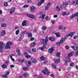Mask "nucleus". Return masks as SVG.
Wrapping results in <instances>:
<instances>
[{"label":"nucleus","mask_w":78,"mask_h":78,"mask_svg":"<svg viewBox=\"0 0 78 78\" xmlns=\"http://www.w3.org/2000/svg\"><path fill=\"white\" fill-rule=\"evenodd\" d=\"M73 55V52H71L69 53L68 54V57H67L64 60V64L67 65L68 64V62H70V58L69 57H71Z\"/></svg>","instance_id":"f257e3e1"},{"label":"nucleus","mask_w":78,"mask_h":78,"mask_svg":"<svg viewBox=\"0 0 78 78\" xmlns=\"http://www.w3.org/2000/svg\"><path fill=\"white\" fill-rule=\"evenodd\" d=\"M5 46V44L2 42H0V51L2 52L3 51V48Z\"/></svg>","instance_id":"f03ea898"},{"label":"nucleus","mask_w":78,"mask_h":78,"mask_svg":"<svg viewBox=\"0 0 78 78\" xmlns=\"http://www.w3.org/2000/svg\"><path fill=\"white\" fill-rule=\"evenodd\" d=\"M70 1H69L67 2H63L62 4V5H61L60 7V9H62V6H66V5H67L68 4H69V3H70Z\"/></svg>","instance_id":"7ed1b4c3"},{"label":"nucleus","mask_w":78,"mask_h":78,"mask_svg":"<svg viewBox=\"0 0 78 78\" xmlns=\"http://www.w3.org/2000/svg\"><path fill=\"white\" fill-rule=\"evenodd\" d=\"M43 73L44 74H49L50 72L48 71V69L47 68L44 69V70L42 71Z\"/></svg>","instance_id":"20e7f679"},{"label":"nucleus","mask_w":78,"mask_h":78,"mask_svg":"<svg viewBox=\"0 0 78 78\" xmlns=\"http://www.w3.org/2000/svg\"><path fill=\"white\" fill-rule=\"evenodd\" d=\"M51 5V3L50 2L48 3L45 8V10H48V8H49V7Z\"/></svg>","instance_id":"39448f33"},{"label":"nucleus","mask_w":78,"mask_h":78,"mask_svg":"<svg viewBox=\"0 0 78 78\" xmlns=\"http://www.w3.org/2000/svg\"><path fill=\"white\" fill-rule=\"evenodd\" d=\"M15 9L14 7H12L9 13L10 14H12L13 12L15 11Z\"/></svg>","instance_id":"423d86ee"},{"label":"nucleus","mask_w":78,"mask_h":78,"mask_svg":"<svg viewBox=\"0 0 78 78\" xmlns=\"http://www.w3.org/2000/svg\"><path fill=\"white\" fill-rule=\"evenodd\" d=\"M24 54L25 55V57L26 58H31V56L30 55H28V53H27V52H24Z\"/></svg>","instance_id":"0eeeda50"},{"label":"nucleus","mask_w":78,"mask_h":78,"mask_svg":"<svg viewBox=\"0 0 78 78\" xmlns=\"http://www.w3.org/2000/svg\"><path fill=\"white\" fill-rule=\"evenodd\" d=\"M27 17H29L31 18V19H34V16L32 14H27Z\"/></svg>","instance_id":"6e6552de"},{"label":"nucleus","mask_w":78,"mask_h":78,"mask_svg":"<svg viewBox=\"0 0 78 78\" xmlns=\"http://www.w3.org/2000/svg\"><path fill=\"white\" fill-rule=\"evenodd\" d=\"M27 20H24L22 22V26H26L27 25Z\"/></svg>","instance_id":"1a4fd4ad"},{"label":"nucleus","mask_w":78,"mask_h":78,"mask_svg":"<svg viewBox=\"0 0 78 78\" xmlns=\"http://www.w3.org/2000/svg\"><path fill=\"white\" fill-rule=\"evenodd\" d=\"M53 50H54V49H53V48H51L49 49V53H53Z\"/></svg>","instance_id":"9d476101"},{"label":"nucleus","mask_w":78,"mask_h":78,"mask_svg":"<svg viewBox=\"0 0 78 78\" xmlns=\"http://www.w3.org/2000/svg\"><path fill=\"white\" fill-rule=\"evenodd\" d=\"M54 61L55 63H58V62H61V60L60 59H55Z\"/></svg>","instance_id":"9b49d317"},{"label":"nucleus","mask_w":78,"mask_h":78,"mask_svg":"<svg viewBox=\"0 0 78 78\" xmlns=\"http://www.w3.org/2000/svg\"><path fill=\"white\" fill-rule=\"evenodd\" d=\"M34 9H35V7L34 6H32L30 7V11L31 12H33L34 11Z\"/></svg>","instance_id":"f8f14e48"},{"label":"nucleus","mask_w":78,"mask_h":78,"mask_svg":"<svg viewBox=\"0 0 78 78\" xmlns=\"http://www.w3.org/2000/svg\"><path fill=\"white\" fill-rule=\"evenodd\" d=\"M66 39L64 38H62L60 40V42L61 44H62L64 41H65Z\"/></svg>","instance_id":"ddd939ff"},{"label":"nucleus","mask_w":78,"mask_h":78,"mask_svg":"<svg viewBox=\"0 0 78 78\" xmlns=\"http://www.w3.org/2000/svg\"><path fill=\"white\" fill-rule=\"evenodd\" d=\"M5 47L6 49H10L11 48L10 46L7 44H6V45L5 46Z\"/></svg>","instance_id":"4468645a"},{"label":"nucleus","mask_w":78,"mask_h":78,"mask_svg":"<svg viewBox=\"0 0 78 78\" xmlns=\"http://www.w3.org/2000/svg\"><path fill=\"white\" fill-rule=\"evenodd\" d=\"M45 48V45H44L42 47H40L39 48V50H43L44 48Z\"/></svg>","instance_id":"2eb2a0df"},{"label":"nucleus","mask_w":78,"mask_h":78,"mask_svg":"<svg viewBox=\"0 0 78 78\" xmlns=\"http://www.w3.org/2000/svg\"><path fill=\"white\" fill-rule=\"evenodd\" d=\"M55 34L57 37H60L59 32H57L56 33H55Z\"/></svg>","instance_id":"dca6fc26"},{"label":"nucleus","mask_w":78,"mask_h":78,"mask_svg":"<svg viewBox=\"0 0 78 78\" xmlns=\"http://www.w3.org/2000/svg\"><path fill=\"white\" fill-rule=\"evenodd\" d=\"M6 34V31L5 30H3L1 33L2 36H4Z\"/></svg>","instance_id":"f3484780"},{"label":"nucleus","mask_w":78,"mask_h":78,"mask_svg":"<svg viewBox=\"0 0 78 78\" xmlns=\"http://www.w3.org/2000/svg\"><path fill=\"white\" fill-rule=\"evenodd\" d=\"M28 75H29V74L27 73H24L23 74V76L25 77H26V76H28Z\"/></svg>","instance_id":"a211bd4d"},{"label":"nucleus","mask_w":78,"mask_h":78,"mask_svg":"<svg viewBox=\"0 0 78 78\" xmlns=\"http://www.w3.org/2000/svg\"><path fill=\"white\" fill-rule=\"evenodd\" d=\"M31 62L30 61H28V62L26 63V64L27 66H29L31 65Z\"/></svg>","instance_id":"6ab92c4d"},{"label":"nucleus","mask_w":78,"mask_h":78,"mask_svg":"<svg viewBox=\"0 0 78 78\" xmlns=\"http://www.w3.org/2000/svg\"><path fill=\"white\" fill-rule=\"evenodd\" d=\"M1 67L3 69H6L7 67V66L5 64H3L2 65Z\"/></svg>","instance_id":"aec40b11"},{"label":"nucleus","mask_w":78,"mask_h":78,"mask_svg":"<svg viewBox=\"0 0 78 78\" xmlns=\"http://www.w3.org/2000/svg\"><path fill=\"white\" fill-rule=\"evenodd\" d=\"M31 61L33 63H36V62H37V60L36 59H31Z\"/></svg>","instance_id":"412c9836"},{"label":"nucleus","mask_w":78,"mask_h":78,"mask_svg":"<svg viewBox=\"0 0 78 78\" xmlns=\"http://www.w3.org/2000/svg\"><path fill=\"white\" fill-rule=\"evenodd\" d=\"M23 69L24 71H27L28 70V68L27 67H23Z\"/></svg>","instance_id":"4be33fe9"},{"label":"nucleus","mask_w":78,"mask_h":78,"mask_svg":"<svg viewBox=\"0 0 78 78\" xmlns=\"http://www.w3.org/2000/svg\"><path fill=\"white\" fill-rule=\"evenodd\" d=\"M16 51L18 55H20V51L19 50V49H17L16 50Z\"/></svg>","instance_id":"5701e85b"},{"label":"nucleus","mask_w":78,"mask_h":78,"mask_svg":"<svg viewBox=\"0 0 78 78\" xmlns=\"http://www.w3.org/2000/svg\"><path fill=\"white\" fill-rule=\"evenodd\" d=\"M75 32H72L70 33V36L71 37H73V36L75 34Z\"/></svg>","instance_id":"b1692460"},{"label":"nucleus","mask_w":78,"mask_h":78,"mask_svg":"<svg viewBox=\"0 0 78 78\" xmlns=\"http://www.w3.org/2000/svg\"><path fill=\"white\" fill-rule=\"evenodd\" d=\"M20 30H16L15 32V34L16 35H18L19 34Z\"/></svg>","instance_id":"393cba45"},{"label":"nucleus","mask_w":78,"mask_h":78,"mask_svg":"<svg viewBox=\"0 0 78 78\" xmlns=\"http://www.w3.org/2000/svg\"><path fill=\"white\" fill-rule=\"evenodd\" d=\"M45 16V14H44L42 15V16L41 17V18L42 20H44V17Z\"/></svg>","instance_id":"a878e982"},{"label":"nucleus","mask_w":78,"mask_h":78,"mask_svg":"<svg viewBox=\"0 0 78 78\" xmlns=\"http://www.w3.org/2000/svg\"><path fill=\"white\" fill-rule=\"evenodd\" d=\"M49 40H50V41H52V42H54V41H55V39L52 37H49Z\"/></svg>","instance_id":"bb28decb"},{"label":"nucleus","mask_w":78,"mask_h":78,"mask_svg":"<svg viewBox=\"0 0 78 78\" xmlns=\"http://www.w3.org/2000/svg\"><path fill=\"white\" fill-rule=\"evenodd\" d=\"M52 67L53 69H56V65L54 64H52Z\"/></svg>","instance_id":"cd10ccee"},{"label":"nucleus","mask_w":78,"mask_h":78,"mask_svg":"<svg viewBox=\"0 0 78 78\" xmlns=\"http://www.w3.org/2000/svg\"><path fill=\"white\" fill-rule=\"evenodd\" d=\"M6 44L7 45H11L12 44V43L11 42H8L6 43Z\"/></svg>","instance_id":"c85d7f7f"},{"label":"nucleus","mask_w":78,"mask_h":78,"mask_svg":"<svg viewBox=\"0 0 78 78\" xmlns=\"http://www.w3.org/2000/svg\"><path fill=\"white\" fill-rule=\"evenodd\" d=\"M48 37L47 36L46 37L45 40H44V42L45 43H47V41H48Z\"/></svg>","instance_id":"c756f323"},{"label":"nucleus","mask_w":78,"mask_h":78,"mask_svg":"<svg viewBox=\"0 0 78 78\" xmlns=\"http://www.w3.org/2000/svg\"><path fill=\"white\" fill-rule=\"evenodd\" d=\"M63 28V26L62 25L59 26L58 27V29L59 30H62Z\"/></svg>","instance_id":"7c9ffc66"},{"label":"nucleus","mask_w":78,"mask_h":78,"mask_svg":"<svg viewBox=\"0 0 78 78\" xmlns=\"http://www.w3.org/2000/svg\"><path fill=\"white\" fill-rule=\"evenodd\" d=\"M35 44H36V43H35V42H33L31 43L30 46L31 47H33L34 46V45H35Z\"/></svg>","instance_id":"2f4dec72"},{"label":"nucleus","mask_w":78,"mask_h":78,"mask_svg":"<svg viewBox=\"0 0 78 78\" xmlns=\"http://www.w3.org/2000/svg\"><path fill=\"white\" fill-rule=\"evenodd\" d=\"M71 48L73 50H76V46H72L71 47Z\"/></svg>","instance_id":"473e14b6"},{"label":"nucleus","mask_w":78,"mask_h":78,"mask_svg":"<svg viewBox=\"0 0 78 78\" xmlns=\"http://www.w3.org/2000/svg\"><path fill=\"white\" fill-rule=\"evenodd\" d=\"M40 59L42 61H44V60H45V57L44 56H42L40 57Z\"/></svg>","instance_id":"72a5a7b5"},{"label":"nucleus","mask_w":78,"mask_h":78,"mask_svg":"<svg viewBox=\"0 0 78 78\" xmlns=\"http://www.w3.org/2000/svg\"><path fill=\"white\" fill-rule=\"evenodd\" d=\"M47 29V27L45 26H43L42 27V30H45Z\"/></svg>","instance_id":"f704fd0d"},{"label":"nucleus","mask_w":78,"mask_h":78,"mask_svg":"<svg viewBox=\"0 0 78 78\" xmlns=\"http://www.w3.org/2000/svg\"><path fill=\"white\" fill-rule=\"evenodd\" d=\"M67 29V27H64L63 28V30H62L63 32H65L66 31V30Z\"/></svg>","instance_id":"c9c22d12"},{"label":"nucleus","mask_w":78,"mask_h":78,"mask_svg":"<svg viewBox=\"0 0 78 78\" xmlns=\"http://www.w3.org/2000/svg\"><path fill=\"white\" fill-rule=\"evenodd\" d=\"M56 9L57 11H60V9H59L58 6H57L56 7Z\"/></svg>","instance_id":"e433bc0d"},{"label":"nucleus","mask_w":78,"mask_h":78,"mask_svg":"<svg viewBox=\"0 0 78 78\" xmlns=\"http://www.w3.org/2000/svg\"><path fill=\"white\" fill-rule=\"evenodd\" d=\"M27 35L29 37H32V34L31 33H28Z\"/></svg>","instance_id":"4c0bfd02"},{"label":"nucleus","mask_w":78,"mask_h":78,"mask_svg":"<svg viewBox=\"0 0 78 78\" xmlns=\"http://www.w3.org/2000/svg\"><path fill=\"white\" fill-rule=\"evenodd\" d=\"M69 36H70V34H68L65 36V37H66V38L67 37H69Z\"/></svg>","instance_id":"58836bf2"},{"label":"nucleus","mask_w":78,"mask_h":78,"mask_svg":"<svg viewBox=\"0 0 78 78\" xmlns=\"http://www.w3.org/2000/svg\"><path fill=\"white\" fill-rule=\"evenodd\" d=\"M6 26V24L5 23L2 24L1 25L2 27H5Z\"/></svg>","instance_id":"ea45409f"},{"label":"nucleus","mask_w":78,"mask_h":78,"mask_svg":"<svg viewBox=\"0 0 78 78\" xmlns=\"http://www.w3.org/2000/svg\"><path fill=\"white\" fill-rule=\"evenodd\" d=\"M61 55V53L60 52H57L56 53V55L57 56L59 57L60 56V55Z\"/></svg>","instance_id":"a19ab883"},{"label":"nucleus","mask_w":78,"mask_h":78,"mask_svg":"<svg viewBox=\"0 0 78 78\" xmlns=\"http://www.w3.org/2000/svg\"><path fill=\"white\" fill-rule=\"evenodd\" d=\"M19 61H20L21 62H24V59H22L21 58H20L18 60Z\"/></svg>","instance_id":"79ce46f5"},{"label":"nucleus","mask_w":78,"mask_h":78,"mask_svg":"<svg viewBox=\"0 0 78 78\" xmlns=\"http://www.w3.org/2000/svg\"><path fill=\"white\" fill-rule=\"evenodd\" d=\"M75 17V14L74 15H73L71 16L70 17V19H73V18H74Z\"/></svg>","instance_id":"37998d69"},{"label":"nucleus","mask_w":78,"mask_h":78,"mask_svg":"<svg viewBox=\"0 0 78 78\" xmlns=\"http://www.w3.org/2000/svg\"><path fill=\"white\" fill-rule=\"evenodd\" d=\"M61 44V42H58L56 43V45H57L58 46H59V45H60V44Z\"/></svg>","instance_id":"c03bdc74"},{"label":"nucleus","mask_w":78,"mask_h":78,"mask_svg":"<svg viewBox=\"0 0 78 78\" xmlns=\"http://www.w3.org/2000/svg\"><path fill=\"white\" fill-rule=\"evenodd\" d=\"M4 5L5 6H8V3L6 2H5L4 3Z\"/></svg>","instance_id":"a18cd8bd"},{"label":"nucleus","mask_w":78,"mask_h":78,"mask_svg":"<svg viewBox=\"0 0 78 78\" xmlns=\"http://www.w3.org/2000/svg\"><path fill=\"white\" fill-rule=\"evenodd\" d=\"M62 16H65L66 15V12H63L62 13Z\"/></svg>","instance_id":"49530a36"},{"label":"nucleus","mask_w":78,"mask_h":78,"mask_svg":"<svg viewBox=\"0 0 78 78\" xmlns=\"http://www.w3.org/2000/svg\"><path fill=\"white\" fill-rule=\"evenodd\" d=\"M32 51H33V52H36V49L34 48H33L32 49Z\"/></svg>","instance_id":"de8ad7c7"},{"label":"nucleus","mask_w":78,"mask_h":78,"mask_svg":"<svg viewBox=\"0 0 78 78\" xmlns=\"http://www.w3.org/2000/svg\"><path fill=\"white\" fill-rule=\"evenodd\" d=\"M65 48L66 50H69V47L68 46H66L65 47Z\"/></svg>","instance_id":"09e8293b"},{"label":"nucleus","mask_w":78,"mask_h":78,"mask_svg":"<svg viewBox=\"0 0 78 78\" xmlns=\"http://www.w3.org/2000/svg\"><path fill=\"white\" fill-rule=\"evenodd\" d=\"M46 20H50V18H49V17L48 16H46Z\"/></svg>","instance_id":"8fccbe9b"},{"label":"nucleus","mask_w":78,"mask_h":78,"mask_svg":"<svg viewBox=\"0 0 78 78\" xmlns=\"http://www.w3.org/2000/svg\"><path fill=\"white\" fill-rule=\"evenodd\" d=\"M5 74L6 75H9V72L8 71H6L5 73Z\"/></svg>","instance_id":"3c124183"},{"label":"nucleus","mask_w":78,"mask_h":78,"mask_svg":"<svg viewBox=\"0 0 78 78\" xmlns=\"http://www.w3.org/2000/svg\"><path fill=\"white\" fill-rule=\"evenodd\" d=\"M14 56L15 55L14 54H11L10 55V58H12V56Z\"/></svg>","instance_id":"603ef678"},{"label":"nucleus","mask_w":78,"mask_h":78,"mask_svg":"<svg viewBox=\"0 0 78 78\" xmlns=\"http://www.w3.org/2000/svg\"><path fill=\"white\" fill-rule=\"evenodd\" d=\"M28 7V5H25L23 6V8H27Z\"/></svg>","instance_id":"864d4df0"},{"label":"nucleus","mask_w":78,"mask_h":78,"mask_svg":"<svg viewBox=\"0 0 78 78\" xmlns=\"http://www.w3.org/2000/svg\"><path fill=\"white\" fill-rule=\"evenodd\" d=\"M48 62V61H47V59L44 62H43V64H46L47 62Z\"/></svg>","instance_id":"5fc2aeb1"},{"label":"nucleus","mask_w":78,"mask_h":78,"mask_svg":"<svg viewBox=\"0 0 78 78\" xmlns=\"http://www.w3.org/2000/svg\"><path fill=\"white\" fill-rule=\"evenodd\" d=\"M31 41H34V38L33 37H31L30 39Z\"/></svg>","instance_id":"6e6d98bb"},{"label":"nucleus","mask_w":78,"mask_h":78,"mask_svg":"<svg viewBox=\"0 0 78 78\" xmlns=\"http://www.w3.org/2000/svg\"><path fill=\"white\" fill-rule=\"evenodd\" d=\"M31 0H29L27 1V3H31Z\"/></svg>","instance_id":"4d7b16f0"},{"label":"nucleus","mask_w":78,"mask_h":78,"mask_svg":"<svg viewBox=\"0 0 78 78\" xmlns=\"http://www.w3.org/2000/svg\"><path fill=\"white\" fill-rule=\"evenodd\" d=\"M41 2H39L37 4L38 6H40L41 5Z\"/></svg>","instance_id":"13d9d810"},{"label":"nucleus","mask_w":78,"mask_h":78,"mask_svg":"<svg viewBox=\"0 0 78 78\" xmlns=\"http://www.w3.org/2000/svg\"><path fill=\"white\" fill-rule=\"evenodd\" d=\"M74 65H75V64H74L73 63H71L70 64V66H73Z\"/></svg>","instance_id":"bf43d9fd"},{"label":"nucleus","mask_w":78,"mask_h":78,"mask_svg":"<svg viewBox=\"0 0 78 78\" xmlns=\"http://www.w3.org/2000/svg\"><path fill=\"white\" fill-rule=\"evenodd\" d=\"M44 2V0H41L40 3H43Z\"/></svg>","instance_id":"052dcab7"},{"label":"nucleus","mask_w":78,"mask_h":78,"mask_svg":"<svg viewBox=\"0 0 78 78\" xmlns=\"http://www.w3.org/2000/svg\"><path fill=\"white\" fill-rule=\"evenodd\" d=\"M2 76L3 77V78H6L7 77V76H6V75H3Z\"/></svg>","instance_id":"680f3d73"},{"label":"nucleus","mask_w":78,"mask_h":78,"mask_svg":"<svg viewBox=\"0 0 78 78\" xmlns=\"http://www.w3.org/2000/svg\"><path fill=\"white\" fill-rule=\"evenodd\" d=\"M41 42H44V40L43 39H41Z\"/></svg>","instance_id":"e2e57ef3"},{"label":"nucleus","mask_w":78,"mask_h":78,"mask_svg":"<svg viewBox=\"0 0 78 78\" xmlns=\"http://www.w3.org/2000/svg\"><path fill=\"white\" fill-rule=\"evenodd\" d=\"M53 17L54 18H56V17H58V15H54L53 16Z\"/></svg>","instance_id":"0e129e2a"},{"label":"nucleus","mask_w":78,"mask_h":78,"mask_svg":"<svg viewBox=\"0 0 78 78\" xmlns=\"http://www.w3.org/2000/svg\"><path fill=\"white\" fill-rule=\"evenodd\" d=\"M77 37H78V36H74L73 37V38H74V39H76V38H77Z\"/></svg>","instance_id":"69168bd1"},{"label":"nucleus","mask_w":78,"mask_h":78,"mask_svg":"<svg viewBox=\"0 0 78 78\" xmlns=\"http://www.w3.org/2000/svg\"><path fill=\"white\" fill-rule=\"evenodd\" d=\"M26 32L25 31H23L21 33L23 34H25V33Z\"/></svg>","instance_id":"338daca9"},{"label":"nucleus","mask_w":78,"mask_h":78,"mask_svg":"<svg viewBox=\"0 0 78 78\" xmlns=\"http://www.w3.org/2000/svg\"><path fill=\"white\" fill-rule=\"evenodd\" d=\"M11 59L12 61H15V60H14V59L13 58H11Z\"/></svg>","instance_id":"774afa93"}]
</instances>
